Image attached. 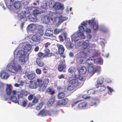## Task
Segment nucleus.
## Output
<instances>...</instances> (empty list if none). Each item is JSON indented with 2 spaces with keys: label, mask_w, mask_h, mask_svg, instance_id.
I'll use <instances>...</instances> for the list:
<instances>
[{
  "label": "nucleus",
  "mask_w": 122,
  "mask_h": 122,
  "mask_svg": "<svg viewBox=\"0 0 122 122\" xmlns=\"http://www.w3.org/2000/svg\"><path fill=\"white\" fill-rule=\"evenodd\" d=\"M27 1V0H22V2L23 4L25 5H27L29 3Z\"/></svg>",
  "instance_id": "603ef678"
},
{
  "label": "nucleus",
  "mask_w": 122,
  "mask_h": 122,
  "mask_svg": "<svg viewBox=\"0 0 122 122\" xmlns=\"http://www.w3.org/2000/svg\"><path fill=\"white\" fill-rule=\"evenodd\" d=\"M22 6L21 3L19 1L16 2V9H19Z\"/></svg>",
  "instance_id": "72a5a7b5"
},
{
  "label": "nucleus",
  "mask_w": 122,
  "mask_h": 122,
  "mask_svg": "<svg viewBox=\"0 0 122 122\" xmlns=\"http://www.w3.org/2000/svg\"><path fill=\"white\" fill-rule=\"evenodd\" d=\"M104 80V78L102 77L100 78L97 80V83L98 84H102Z\"/></svg>",
  "instance_id": "f704fd0d"
},
{
  "label": "nucleus",
  "mask_w": 122,
  "mask_h": 122,
  "mask_svg": "<svg viewBox=\"0 0 122 122\" xmlns=\"http://www.w3.org/2000/svg\"><path fill=\"white\" fill-rule=\"evenodd\" d=\"M82 57H81V59L79 60V63L81 64H82L84 61V60L82 58Z\"/></svg>",
  "instance_id": "e2e57ef3"
},
{
  "label": "nucleus",
  "mask_w": 122,
  "mask_h": 122,
  "mask_svg": "<svg viewBox=\"0 0 122 122\" xmlns=\"http://www.w3.org/2000/svg\"><path fill=\"white\" fill-rule=\"evenodd\" d=\"M32 46L29 44H26L24 46V49L25 51L23 50H19L17 52L16 57L18 58V61L22 64L25 63L26 60L28 59L29 54L27 52H30L31 51Z\"/></svg>",
  "instance_id": "f257e3e1"
},
{
  "label": "nucleus",
  "mask_w": 122,
  "mask_h": 122,
  "mask_svg": "<svg viewBox=\"0 0 122 122\" xmlns=\"http://www.w3.org/2000/svg\"><path fill=\"white\" fill-rule=\"evenodd\" d=\"M66 66L65 60H61L60 61L58 66V70L59 71L61 72L62 71H65Z\"/></svg>",
  "instance_id": "9d476101"
},
{
  "label": "nucleus",
  "mask_w": 122,
  "mask_h": 122,
  "mask_svg": "<svg viewBox=\"0 0 122 122\" xmlns=\"http://www.w3.org/2000/svg\"><path fill=\"white\" fill-rule=\"evenodd\" d=\"M87 25V23L86 22H83L82 23H81V25H82L81 26H86V25Z\"/></svg>",
  "instance_id": "0e129e2a"
},
{
  "label": "nucleus",
  "mask_w": 122,
  "mask_h": 122,
  "mask_svg": "<svg viewBox=\"0 0 122 122\" xmlns=\"http://www.w3.org/2000/svg\"><path fill=\"white\" fill-rule=\"evenodd\" d=\"M79 32L82 33L85 31V30L84 28L82 26H80L78 27Z\"/></svg>",
  "instance_id": "37998d69"
},
{
  "label": "nucleus",
  "mask_w": 122,
  "mask_h": 122,
  "mask_svg": "<svg viewBox=\"0 0 122 122\" xmlns=\"http://www.w3.org/2000/svg\"><path fill=\"white\" fill-rule=\"evenodd\" d=\"M25 74L27 76L28 78L30 80L33 79L35 77L36 74L35 73H32L30 74H28V72H25Z\"/></svg>",
  "instance_id": "a211bd4d"
},
{
  "label": "nucleus",
  "mask_w": 122,
  "mask_h": 122,
  "mask_svg": "<svg viewBox=\"0 0 122 122\" xmlns=\"http://www.w3.org/2000/svg\"><path fill=\"white\" fill-rule=\"evenodd\" d=\"M41 19L45 23H48L50 21V17L47 15H45L42 17Z\"/></svg>",
  "instance_id": "4be33fe9"
},
{
  "label": "nucleus",
  "mask_w": 122,
  "mask_h": 122,
  "mask_svg": "<svg viewBox=\"0 0 122 122\" xmlns=\"http://www.w3.org/2000/svg\"><path fill=\"white\" fill-rule=\"evenodd\" d=\"M12 87L10 84L7 85V87L6 89V92L7 95L10 96L12 93L13 96L10 97V100L11 101L15 103V90L12 91Z\"/></svg>",
  "instance_id": "20e7f679"
},
{
  "label": "nucleus",
  "mask_w": 122,
  "mask_h": 122,
  "mask_svg": "<svg viewBox=\"0 0 122 122\" xmlns=\"http://www.w3.org/2000/svg\"><path fill=\"white\" fill-rule=\"evenodd\" d=\"M53 33V31L51 30V28L47 29L46 30L45 34L46 36H52Z\"/></svg>",
  "instance_id": "393cba45"
},
{
  "label": "nucleus",
  "mask_w": 122,
  "mask_h": 122,
  "mask_svg": "<svg viewBox=\"0 0 122 122\" xmlns=\"http://www.w3.org/2000/svg\"><path fill=\"white\" fill-rule=\"evenodd\" d=\"M85 37L83 33L81 32L74 33L72 36V38L75 41H78L80 38L84 39Z\"/></svg>",
  "instance_id": "6e6552de"
},
{
  "label": "nucleus",
  "mask_w": 122,
  "mask_h": 122,
  "mask_svg": "<svg viewBox=\"0 0 122 122\" xmlns=\"http://www.w3.org/2000/svg\"><path fill=\"white\" fill-rule=\"evenodd\" d=\"M57 111H45L41 110L40 111V112L39 113L38 116L41 115L42 116H51V114H55L57 112Z\"/></svg>",
  "instance_id": "1a4fd4ad"
},
{
  "label": "nucleus",
  "mask_w": 122,
  "mask_h": 122,
  "mask_svg": "<svg viewBox=\"0 0 122 122\" xmlns=\"http://www.w3.org/2000/svg\"><path fill=\"white\" fill-rule=\"evenodd\" d=\"M80 98H81L82 99H81V100H80L79 101H77L76 102H75L73 104V105H74L75 104H76V103H78L79 102H80V101H81L82 100H83L82 99H86V97H85V98H84L83 97V96H80L78 97V98L79 99Z\"/></svg>",
  "instance_id": "49530a36"
},
{
  "label": "nucleus",
  "mask_w": 122,
  "mask_h": 122,
  "mask_svg": "<svg viewBox=\"0 0 122 122\" xmlns=\"http://www.w3.org/2000/svg\"><path fill=\"white\" fill-rule=\"evenodd\" d=\"M92 26L93 27V29L94 30H96L98 28V24L97 23L95 22Z\"/></svg>",
  "instance_id": "58836bf2"
},
{
  "label": "nucleus",
  "mask_w": 122,
  "mask_h": 122,
  "mask_svg": "<svg viewBox=\"0 0 122 122\" xmlns=\"http://www.w3.org/2000/svg\"><path fill=\"white\" fill-rule=\"evenodd\" d=\"M62 30L61 29H56L54 30V32L55 34H57L59 33L60 32L62 31Z\"/></svg>",
  "instance_id": "a19ab883"
},
{
  "label": "nucleus",
  "mask_w": 122,
  "mask_h": 122,
  "mask_svg": "<svg viewBox=\"0 0 122 122\" xmlns=\"http://www.w3.org/2000/svg\"><path fill=\"white\" fill-rule=\"evenodd\" d=\"M44 51L45 54L43 56V57L44 58L49 57L54 55L53 53H50V50L47 48H46Z\"/></svg>",
  "instance_id": "ddd939ff"
},
{
  "label": "nucleus",
  "mask_w": 122,
  "mask_h": 122,
  "mask_svg": "<svg viewBox=\"0 0 122 122\" xmlns=\"http://www.w3.org/2000/svg\"><path fill=\"white\" fill-rule=\"evenodd\" d=\"M36 73L38 74H40L41 73V70L38 68L36 69Z\"/></svg>",
  "instance_id": "3c124183"
},
{
  "label": "nucleus",
  "mask_w": 122,
  "mask_h": 122,
  "mask_svg": "<svg viewBox=\"0 0 122 122\" xmlns=\"http://www.w3.org/2000/svg\"><path fill=\"white\" fill-rule=\"evenodd\" d=\"M94 57V56H91L87 60L86 63L88 66L92 65L95 63Z\"/></svg>",
  "instance_id": "dca6fc26"
},
{
  "label": "nucleus",
  "mask_w": 122,
  "mask_h": 122,
  "mask_svg": "<svg viewBox=\"0 0 122 122\" xmlns=\"http://www.w3.org/2000/svg\"><path fill=\"white\" fill-rule=\"evenodd\" d=\"M37 55L39 58H41L42 56L44 55V53L42 52H40L37 54Z\"/></svg>",
  "instance_id": "5fc2aeb1"
},
{
  "label": "nucleus",
  "mask_w": 122,
  "mask_h": 122,
  "mask_svg": "<svg viewBox=\"0 0 122 122\" xmlns=\"http://www.w3.org/2000/svg\"><path fill=\"white\" fill-rule=\"evenodd\" d=\"M88 93H90V94H94L95 93V92L94 90L92 89L88 90Z\"/></svg>",
  "instance_id": "864d4df0"
},
{
  "label": "nucleus",
  "mask_w": 122,
  "mask_h": 122,
  "mask_svg": "<svg viewBox=\"0 0 122 122\" xmlns=\"http://www.w3.org/2000/svg\"><path fill=\"white\" fill-rule=\"evenodd\" d=\"M86 32L87 33H89L91 32V31L90 29L87 28L86 29Z\"/></svg>",
  "instance_id": "680f3d73"
},
{
  "label": "nucleus",
  "mask_w": 122,
  "mask_h": 122,
  "mask_svg": "<svg viewBox=\"0 0 122 122\" xmlns=\"http://www.w3.org/2000/svg\"><path fill=\"white\" fill-rule=\"evenodd\" d=\"M36 81L39 87V90L41 92H43L44 91L49 82L48 79H45L43 80L41 78L37 79Z\"/></svg>",
  "instance_id": "7ed1b4c3"
},
{
  "label": "nucleus",
  "mask_w": 122,
  "mask_h": 122,
  "mask_svg": "<svg viewBox=\"0 0 122 122\" xmlns=\"http://www.w3.org/2000/svg\"><path fill=\"white\" fill-rule=\"evenodd\" d=\"M52 16L51 15V19L52 21L53 20V19H54V21H56V19L57 18V17H56L55 15H56V14L54 13H53L52 14Z\"/></svg>",
  "instance_id": "4c0bfd02"
},
{
  "label": "nucleus",
  "mask_w": 122,
  "mask_h": 122,
  "mask_svg": "<svg viewBox=\"0 0 122 122\" xmlns=\"http://www.w3.org/2000/svg\"><path fill=\"white\" fill-rule=\"evenodd\" d=\"M103 60L100 58L95 59V63L99 64H102V63Z\"/></svg>",
  "instance_id": "473e14b6"
},
{
  "label": "nucleus",
  "mask_w": 122,
  "mask_h": 122,
  "mask_svg": "<svg viewBox=\"0 0 122 122\" xmlns=\"http://www.w3.org/2000/svg\"><path fill=\"white\" fill-rule=\"evenodd\" d=\"M59 37L60 41H63L64 40L63 39V37L61 36L60 35Z\"/></svg>",
  "instance_id": "338daca9"
},
{
  "label": "nucleus",
  "mask_w": 122,
  "mask_h": 122,
  "mask_svg": "<svg viewBox=\"0 0 122 122\" xmlns=\"http://www.w3.org/2000/svg\"><path fill=\"white\" fill-rule=\"evenodd\" d=\"M14 0H5V3L8 8L10 11L15 12V2L13 3Z\"/></svg>",
  "instance_id": "39448f33"
},
{
  "label": "nucleus",
  "mask_w": 122,
  "mask_h": 122,
  "mask_svg": "<svg viewBox=\"0 0 122 122\" xmlns=\"http://www.w3.org/2000/svg\"><path fill=\"white\" fill-rule=\"evenodd\" d=\"M54 6L53 8L56 11L59 10H63L64 9V6L59 2H55Z\"/></svg>",
  "instance_id": "f8f14e48"
},
{
  "label": "nucleus",
  "mask_w": 122,
  "mask_h": 122,
  "mask_svg": "<svg viewBox=\"0 0 122 122\" xmlns=\"http://www.w3.org/2000/svg\"><path fill=\"white\" fill-rule=\"evenodd\" d=\"M28 94V92L25 90H22L18 92L16 91V95H17L18 98H20L23 97L27 96Z\"/></svg>",
  "instance_id": "9b49d317"
},
{
  "label": "nucleus",
  "mask_w": 122,
  "mask_h": 122,
  "mask_svg": "<svg viewBox=\"0 0 122 122\" xmlns=\"http://www.w3.org/2000/svg\"><path fill=\"white\" fill-rule=\"evenodd\" d=\"M55 97H51L48 102V105L49 106H51L55 101Z\"/></svg>",
  "instance_id": "c85d7f7f"
},
{
  "label": "nucleus",
  "mask_w": 122,
  "mask_h": 122,
  "mask_svg": "<svg viewBox=\"0 0 122 122\" xmlns=\"http://www.w3.org/2000/svg\"><path fill=\"white\" fill-rule=\"evenodd\" d=\"M39 28L37 31L36 32V35L40 37L42 36L43 34V31L42 30L43 27L41 25L39 26Z\"/></svg>",
  "instance_id": "6ab92c4d"
},
{
  "label": "nucleus",
  "mask_w": 122,
  "mask_h": 122,
  "mask_svg": "<svg viewBox=\"0 0 122 122\" xmlns=\"http://www.w3.org/2000/svg\"><path fill=\"white\" fill-rule=\"evenodd\" d=\"M87 103L86 102H81L78 104V107L81 109H83L87 106Z\"/></svg>",
  "instance_id": "cd10ccee"
},
{
  "label": "nucleus",
  "mask_w": 122,
  "mask_h": 122,
  "mask_svg": "<svg viewBox=\"0 0 122 122\" xmlns=\"http://www.w3.org/2000/svg\"><path fill=\"white\" fill-rule=\"evenodd\" d=\"M47 6V4L46 3H43L41 5V7L44 9L46 8Z\"/></svg>",
  "instance_id": "8fccbe9b"
},
{
  "label": "nucleus",
  "mask_w": 122,
  "mask_h": 122,
  "mask_svg": "<svg viewBox=\"0 0 122 122\" xmlns=\"http://www.w3.org/2000/svg\"><path fill=\"white\" fill-rule=\"evenodd\" d=\"M27 102V101L26 100H23L22 102L21 103V104L22 106L24 107H25L26 105Z\"/></svg>",
  "instance_id": "c03bdc74"
},
{
  "label": "nucleus",
  "mask_w": 122,
  "mask_h": 122,
  "mask_svg": "<svg viewBox=\"0 0 122 122\" xmlns=\"http://www.w3.org/2000/svg\"><path fill=\"white\" fill-rule=\"evenodd\" d=\"M74 68L73 67L71 66L68 69V72L71 73H73L74 71Z\"/></svg>",
  "instance_id": "09e8293b"
},
{
  "label": "nucleus",
  "mask_w": 122,
  "mask_h": 122,
  "mask_svg": "<svg viewBox=\"0 0 122 122\" xmlns=\"http://www.w3.org/2000/svg\"><path fill=\"white\" fill-rule=\"evenodd\" d=\"M86 67L84 66L81 67L79 70V72L81 75L84 74L86 73Z\"/></svg>",
  "instance_id": "a878e982"
},
{
  "label": "nucleus",
  "mask_w": 122,
  "mask_h": 122,
  "mask_svg": "<svg viewBox=\"0 0 122 122\" xmlns=\"http://www.w3.org/2000/svg\"><path fill=\"white\" fill-rule=\"evenodd\" d=\"M51 44L50 42H47L45 44V46L46 48H47L48 47V46H50Z\"/></svg>",
  "instance_id": "6e6d98bb"
},
{
  "label": "nucleus",
  "mask_w": 122,
  "mask_h": 122,
  "mask_svg": "<svg viewBox=\"0 0 122 122\" xmlns=\"http://www.w3.org/2000/svg\"><path fill=\"white\" fill-rule=\"evenodd\" d=\"M36 62L38 66H39L42 67L45 65L44 62L41 60L40 58H37Z\"/></svg>",
  "instance_id": "aec40b11"
},
{
  "label": "nucleus",
  "mask_w": 122,
  "mask_h": 122,
  "mask_svg": "<svg viewBox=\"0 0 122 122\" xmlns=\"http://www.w3.org/2000/svg\"><path fill=\"white\" fill-rule=\"evenodd\" d=\"M21 69L22 68L20 65H18L16 66V71L17 73L19 71H21Z\"/></svg>",
  "instance_id": "a18cd8bd"
},
{
  "label": "nucleus",
  "mask_w": 122,
  "mask_h": 122,
  "mask_svg": "<svg viewBox=\"0 0 122 122\" xmlns=\"http://www.w3.org/2000/svg\"><path fill=\"white\" fill-rule=\"evenodd\" d=\"M31 38L33 41L36 42H38L40 40V37L36 35V34L35 35L33 36Z\"/></svg>",
  "instance_id": "7c9ffc66"
},
{
  "label": "nucleus",
  "mask_w": 122,
  "mask_h": 122,
  "mask_svg": "<svg viewBox=\"0 0 122 122\" xmlns=\"http://www.w3.org/2000/svg\"><path fill=\"white\" fill-rule=\"evenodd\" d=\"M4 86V84L0 81V88H3Z\"/></svg>",
  "instance_id": "052dcab7"
},
{
  "label": "nucleus",
  "mask_w": 122,
  "mask_h": 122,
  "mask_svg": "<svg viewBox=\"0 0 122 122\" xmlns=\"http://www.w3.org/2000/svg\"><path fill=\"white\" fill-rule=\"evenodd\" d=\"M68 102V99L66 98H64L61 100H58L57 102V105L61 106L66 105Z\"/></svg>",
  "instance_id": "4468645a"
},
{
  "label": "nucleus",
  "mask_w": 122,
  "mask_h": 122,
  "mask_svg": "<svg viewBox=\"0 0 122 122\" xmlns=\"http://www.w3.org/2000/svg\"><path fill=\"white\" fill-rule=\"evenodd\" d=\"M28 29L32 31H34L36 29V25L33 24H31L28 25L27 26Z\"/></svg>",
  "instance_id": "bb28decb"
},
{
  "label": "nucleus",
  "mask_w": 122,
  "mask_h": 122,
  "mask_svg": "<svg viewBox=\"0 0 122 122\" xmlns=\"http://www.w3.org/2000/svg\"><path fill=\"white\" fill-rule=\"evenodd\" d=\"M52 90V89L50 87H49L47 88L46 89V91L47 92H48L50 93L51 92Z\"/></svg>",
  "instance_id": "13d9d810"
},
{
  "label": "nucleus",
  "mask_w": 122,
  "mask_h": 122,
  "mask_svg": "<svg viewBox=\"0 0 122 122\" xmlns=\"http://www.w3.org/2000/svg\"><path fill=\"white\" fill-rule=\"evenodd\" d=\"M39 49V47L38 46H36L34 49V51H38Z\"/></svg>",
  "instance_id": "774afa93"
},
{
  "label": "nucleus",
  "mask_w": 122,
  "mask_h": 122,
  "mask_svg": "<svg viewBox=\"0 0 122 122\" xmlns=\"http://www.w3.org/2000/svg\"><path fill=\"white\" fill-rule=\"evenodd\" d=\"M63 89V88L61 86H58L57 88V89L58 91L62 90Z\"/></svg>",
  "instance_id": "4d7b16f0"
},
{
  "label": "nucleus",
  "mask_w": 122,
  "mask_h": 122,
  "mask_svg": "<svg viewBox=\"0 0 122 122\" xmlns=\"http://www.w3.org/2000/svg\"><path fill=\"white\" fill-rule=\"evenodd\" d=\"M31 15L30 13L28 12L24 11V12L21 13L20 16V19H21L24 18H28L30 20L34 22L35 21V19L32 17H30V16Z\"/></svg>",
  "instance_id": "0eeeda50"
},
{
  "label": "nucleus",
  "mask_w": 122,
  "mask_h": 122,
  "mask_svg": "<svg viewBox=\"0 0 122 122\" xmlns=\"http://www.w3.org/2000/svg\"><path fill=\"white\" fill-rule=\"evenodd\" d=\"M58 78L59 79L63 78L64 77V76L63 74H61L58 76Z\"/></svg>",
  "instance_id": "bf43d9fd"
},
{
  "label": "nucleus",
  "mask_w": 122,
  "mask_h": 122,
  "mask_svg": "<svg viewBox=\"0 0 122 122\" xmlns=\"http://www.w3.org/2000/svg\"><path fill=\"white\" fill-rule=\"evenodd\" d=\"M41 13V12H40L39 10H35L33 11V14L35 17V16Z\"/></svg>",
  "instance_id": "e433bc0d"
},
{
  "label": "nucleus",
  "mask_w": 122,
  "mask_h": 122,
  "mask_svg": "<svg viewBox=\"0 0 122 122\" xmlns=\"http://www.w3.org/2000/svg\"><path fill=\"white\" fill-rule=\"evenodd\" d=\"M41 97L39 95L38 96H35L32 102L33 104H35L37 103Z\"/></svg>",
  "instance_id": "c756f323"
},
{
  "label": "nucleus",
  "mask_w": 122,
  "mask_h": 122,
  "mask_svg": "<svg viewBox=\"0 0 122 122\" xmlns=\"http://www.w3.org/2000/svg\"><path fill=\"white\" fill-rule=\"evenodd\" d=\"M86 22L91 26H92L95 22L94 20L92 19L89 20L88 21H87Z\"/></svg>",
  "instance_id": "ea45409f"
},
{
  "label": "nucleus",
  "mask_w": 122,
  "mask_h": 122,
  "mask_svg": "<svg viewBox=\"0 0 122 122\" xmlns=\"http://www.w3.org/2000/svg\"><path fill=\"white\" fill-rule=\"evenodd\" d=\"M55 2L54 1H51L49 2V5L51 8H53Z\"/></svg>",
  "instance_id": "79ce46f5"
},
{
  "label": "nucleus",
  "mask_w": 122,
  "mask_h": 122,
  "mask_svg": "<svg viewBox=\"0 0 122 122\" xmlns=\"http://www.w3.org/2000/svg\"><path fill=\"white\" fill-rule=\"evenodd\" d=\"M10 64H10L7 65L6 70H5V71L7 72L10 71L15 73V59L11 61Z\"/></svg>",
  "instance_id": "423d86ee"
},
{
  "label": "nucleus",
  "mask_w": 122,
  "mask_h": 122,
  "mask_svg": "<svg viewBox=\"0 0 122 122\" xmlns=\"http://www.w3.org/2000/svg\"><path fill=\"white\" fill-rule=\"evenodd\" d=\"M0 76L1 78L6 79L9 77V75L8 74L5 72L3 71H2L0 72Z\"/></svg>",
  "instance_id": "412c9836"
},
{
  "label": "nucleus",
  "mask_w": 122,
  "mask_h": 122,
  "mask_svg": "<svg viewBox=\"0 0 122 122\" xmlns=\"http://www.w3.org/2000/svg\"><path fill=\"white\" fill-rule=\"evenodd\" d=\"M35 96L34 94H30L28 97V99L29 100L31 101L34 98Z\"/></svg>",
  "instance_id": "de8ad7c7"
},
{
  "label": "nucleus",
  "mask_w": 122,
  "mask_h": 122,
  "mask_svg": "<svg viewBox=\"0 0 122 122\" xmlns=\"http://www.w3.org/2000/svg\"><path fill=\"white\" fill-rule=\"evenodd\" d=\"M66 46L67 48L69 49L73 47V45L71 43L70 41L67 42Z\"/></svg>",
  "instance_id": "c9c22d12"
},
{
  "label": "nucleus",
  "mask_w": 122,
  "mask_h": 122,
  "mask_svg": "<svg viewBox=\"0 0 122 122\" xmlns=\"http://www.w3.org/2000/svg\"><path fill=\"white\" fill-rule=\"evenodd\" d=\"M94 67L92 65L88 66V75L91 76H92L95 72L94 71Z\"/></svg>",
  "instance_id": "2eb2a0df"
},
{
  "label": "nucleus",
  "mask_w": 122,
  "mask_h": 122,
  "mask_svg": "<svg viewBox=\"0 0 122 122\" xmlns=\"http://www.w3.org/2000/svg\"><path fill=\"white\" fill-rule=\"evenodd\" d=\"M65 95L64 92H61L58 93L57 95L58 99H61L64 98L65 96Z\"/></svg>",
  "instance_id": "2f4dec72"
},
{
  "label": "nucleus",
  "mask_w": 122,
  "mask_h": 122,
  "mask_svg": "<svg viewBox=\"0 0 122 122\" xmlns=\"http://www.w3.org/2000/svg\"><path fill=\"white\" fill-rule=\"evenodd\" d=\"M57 46L58 48V52L61 55H63L65 51V49L62 45L59 44L57 45Z\"/></svg>",
  "instance_id": "f3484780"
},
{
  "label": "nucleus",
  "mask_w": 122,
  "mask_h": 122,
  "mask_svg": "<svg viewBox=\"0 0 122 122\" xmlns=\"http://www.w3.org/2000/svg\"><path fill=\"white\" fill-rule=\"evenodd\" d=\"M30 82L31 83L30 85V86L32 89H36L38 85L37 82L32 81H30Z\"/></svg>",
  "instance_id": "b1692460"
},
{
  "label": "nucleus",
  "mask_w": 122,
  "mask_h": 122,
  "mask_svg": "<svg viewBox=\"0 0 122 122\" xmlns=\"http://www.w3.org/2000/svg\"><path fill=\"white\" fill-rule=\"evenodd\" d=\"M89 41L88 40H86L83 42L81 46L83 49H86L89 45Z\"/></svg>",
  "instance_id": "5701e85b"
},
{
  "label": "nucleus",
  "mask_w": 122,
  "mask_h": 122,
  "mask_svg": "<svg viewBox=\"0 0 122 122\" xmlns=\"http://www.w3.org/2000/svg\"><path fill=\"white\" fill-rule=\"evenodd\" d=\"M69 84L67 88V90L69 91H75L76 89L81 87L83 85V81H79L76 79H73L68 80Z\"/></svg>",
  "instance_id": "f03ea898"
},
{
  "label": "nucleus",
  "mask_w": 122,
  "mask_h": 122,
  "mask_svg": "<svg viewBox=\"0 0 122 122\" xmlns=\"http://www.w3.org/2000/svg\"><path fill=\"white\" fill-rule=\"evenodd\" d=\"M107 88L109 90L110 92H112L113 91V89H112V88L111 87L107 86Z\"/></svg>",
  "instance_id": "69168bd1"
}]
</instances>
